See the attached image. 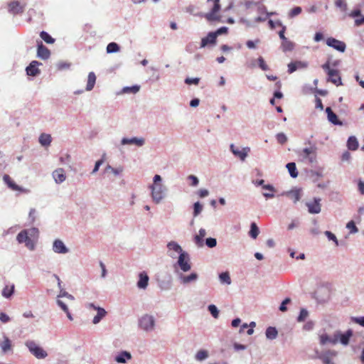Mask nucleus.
<instances>
[{
	"label": "nucleus",
	"instance_id": "8",
	"mask_svg": "<svg viewBox=\"0 0 364 364\" xmlns=\"http://www.w3.org/2000/svg\"><path fill=\"white\" fill-rule=\"evenodd\" d=\"M176 276L180 283L184 285L196 282L198 279V274L196 272H191L188 275H185L183 272L176 271Z\"/></svg>",
	"mask_w": 364,
	"mask_h": 364
},
{
	"label": "nucleus",
	"instance_id": "45",
	"mask_svg": "<svg viewBox=\"0 0 364 364\" xmlns=\"http://www.w3.org/2000/svg\"><path fill=\"white\" fill-rule=\"evenodd\" d=\"M119 49L120 47L117 43L112 42L107 46L106 50L107 53H114L118 52Z\"/></svg>",
	"mask_w": 364,
	"mask_h": 364
},
{
	"label": "nucleus",
	"instance_id": "13",
	"mask_svg": "<svg viewBox=\"0 0 364 364\" xmlns=\"http://www.w3.org/2000/svg\"><path fill=\"white\" fill-rule=\"evenodd\" d=\"M353 334V331L351 329L347 330L345 333H341L340 331H336V335L338 336V342L339 341L343 346L348 345Z\"/></svg>",
	"mask_w": 364,
	"mask_h": 364
},
{
	"label": "nucleus",
	"instance_id": "49",
	"mask_svg": "<svg viewBox=\"0 0 364 364\" xmlns=\"http://www.w3.org/2000/svg\"><path fill=\"white\" fill-rule=\"evenodd\" d=\"M209 312L211 314L213 318H217L219 316V310L217 306L214 304H210L208 306Z\"/></svg>",
	"mask_w": 364,
	"mask_h": 364
},
{
	"label": "nucleus",
	"instance_id": "5",
	"mask_svg": "<svg viewBox=\"0 0 364 364\" xmlns=\"http://www.w3.org/2000/svg\"><path fill=\"white\" fill-rule=\"evenodd\" d=\"M152 200L156 203H160L166 197L167 189L165 186L161 184H151L149 186Z\"/></svg>",
	"mask_w": 364,
	"mask_h": 364
},
{
	"label": "nucleus",
	"instance_id": "48",
	"mask_svg": "<svg viewBox=\"0 0 364 364\" xmlns=\"http://www.w3.org/2000/svg\"><path fill=\"white\" fill-rule=\"evenodd\" d=\"M309 316V311L306 309H301L299 314L296 318L298 322H303Z\"/></svg>",
	"mask_w": 364,
	"mask_h": 364
},
{
	"label": "nucleus",
	"instance_id": "6",
	"mask_svg": "<svg viewBox=\"0 0 364 364\" xmlns=\"http://www.w3.org/2000/svg\"><path fill=\"white\" fill-rule=\"evenodd\" d=\"M25 346L28 348L29 352L38 359H44L48 356L47 352L34 341H26Z\"/></svg>",
	"mask_w": 364,
	"mask_h": 364
},
{
	"label": "nucleus",
	"instance_id": "54",
	"mask_svg": "<svg viewBox=\"0 0 364 364\" xmlns=\"http://www.w3.org/2000/svg\"><path fill=\"white\" fill-rule=\"evenodd\" d=\"M57 297H58V299H59L60 297H66L71 301H73L75 299V297L72 294L67 292L64 289H61V291H60V293Z\"/></svg>",
	"mask_w": 364,
	"mask_h": 364
},
{
	"label": "nucleus",
	"instance_id": "3",
	"mask_svg": "<svg viewBox=\"0 0 364 364\" xmlns=\"http://www.w3.org/2000/svg\"><path fill=\"white\" fill-rule=\"evenodd\" d=\"M305 144L311 145L298 151V156L302 162L313 164L317 161V147L314 144H311L310 141Z\"/></svg>",
	"mask_w": 364,
	"mask_h": 364
},
{
	"label": "nucleus",
	"instance_id": "21",
	"mask_svg": "<svg viewBox=\"0 0 364 364\" xmlns=\"http://www.w3.org/2000/svg\"><path fill=\"white\" fill-rule=\"evenodd\" d=\"M337 353L335 350H328L321 353L318 358L321 360L323 364H335L331 361V357L336 356Z\"/></svg>",
	"mask_w": 364,
	"mask_h": 364
},
{
	"label": "nucleus",
	"instance_id": "11",
	"mask_svg": "<svg viewBox=\"0 0 364 364\" xmlns=\"http://www.w3.org/2000/svg\"><path fill=\"white\" fill-rule=\"evenodd\" d=\"M326 44L328 46L341 53H343L346 49V45L343 41L337 40L333 37H329L326 39Z\"/></svg>",
	"mask_w": 364,
	"mask_h": 364
},
{
	"label": "nucleus",
	"instance_id": "56",
	"mask_svg": "<svg viewBox=\"0 0 364 364\" xmlns=\"http://www.w3.org/2000/svg\"><path fill=\"white\" fill-rule=\"evenodd\" d=\"M346 228L350 230V233H356L358 232V229L353 220L347 223Z\"/></svg>",
	"mask_w": 364,
	"mask_h": 364
},
{
	"label": "nucleus",
	"instance_id": "16",
	"mask_svg": "<svg viewBox=\"0 0 364 364\" xmlns=\"http://www.w3.org/2000/svg\"><path fill=\"white\" fill-rule=\"evenodd\" d=\"M145 144V139L143 137H124L121 140L122 145L134 144L139 147L143 146Z\"/></svg>",
	"mask_w": 364,
	"mask_h": 364
},
{
	"label": "nucleus",
	"instance_id": "33",
	"mask_svg": "<svg viewBox=\"0 0 364 364\" xmlns=\"http://www.w3.org/2000/svg\"><path fill=\"white\" fill-rule=\"evenodd\" d=\"M206 235V231L203 228L199 230L198 234L195 235L194 240L198 247L203 246V237Z\"/></svg>",
	"mask_w": 364,
	"mask_h": 364
},
{
	"label": "nucleus",
	"instance_id": "29",
	"mask_svg": "<svg viewBox=\"0 0 364 364\" xmlns=\"http://www.w3.org/2000/svg\"><path fill=\"white\" fill-rule=\"evenodd\" d=\"M327 80L328 82H332L336 86H339L342 85L341 77L339 75V72L338 70H336L333 74V75H328Z\"/></svg>",
	"mask_w": 364,
	"mask_h": 364
},
{
	"label": "nucleus",
	"instance_id": "15",
	"mask_svg": "<svg viewBox=\"0 0 364 364\" xmlns=\"http://www.w3.org/2000/svg\"><path fill=\"white\" fill-rule=\"evenodd\" d=\"M319 343L322 346L326 344L336 345L338 343V336L336 335V332L332 337L327 333H322L319 336Z\"/></svg>",
	"mask_w": 364,
	"mask_h": 364
},
{
	"label": "nucleus",
	"instance_id": "61",
	"mask_svg": "<svg viewBox=\"0 0 364 364\" xmlns=\"http://www.w3.org/2000/svg\"><path fill=\"white\" fill-rule=\"evenodd\" d=\"M291 302L290 298H286L280 304L279 309V311L284 312L287 310V305Z\"/></svg>",
	"mask_w": 364,
	"mask_h": 364
},
{
	"label": "nucleus",
	"instance_id": "30",
	"mask_svg": "<svg viewBox=\"0 0 364 364\" xmlns=\"http://www.w3.org/2000/svg\"><path fill=\"white\" fill-rule=\"evenodd\" d=\"M294 43L289 41L288 38L283 40L281 44V48L282 51L284 53L293 50L294 49Z\"/></svg>",
	"mask_w": 364,
	"mask_h": 364
},
{
	"label": "nucleus",
	"instance_id": "2",
	"mask_svg": "<svg viewBox=\"0 0 364 364\" xmlns=\"http://www.w3.org/2000/svg\"><path fill=\"white\" fill-rule=\"evenodd\" d=\"M208 2L213 3V7L208 13H199L196 14L194 13V6H188L186 8V11L194 16L204 17L209 22H213L214 21H220V16L218 15V11L220 10V0H208Z\"/></svg>",
	"mask_w": 364,
	"mask_h": 364
},
{
	"label": "nucleus",
	"instance_id": "57",
	"mask_svg": "<svg viewBox=\"0 0 364 364\" xmlns=\"http://www.w3.org/2000/svg\"><path fill=\"white\" fill-rule=\"evenodd\" d=\"M200 82L199 77H186L184 82L187 85H197Z\"/></svg>",
	"mask_w": 364,
	"mask_h": 364
},
{
	"label": "nucleus",
	"instance_id": "51",
	"mask_svg": "<svg viewBox=\"0 0 364 364\" xmlns=\"http://www.w3.org/2000/svg\"><path fill=\"white\" fill-rule=\"evenodd\" d=\"M301 11L302 9L300 6H295L289 12V17L291 18H294L299 15L301 13Z\"/></svg>",
	"mask_w": 364,
	"mask_h": 364
},
{
	"label": "nucleus",
	"instance_id": "10",
	"mask_svg": "<svg viewBox=\"0 0 364 364\" xmlns=\"http://www.w3.org/2000/svg\"><path fill=\"white\" fill-rule=\"evenodd\" d=\"M168 252L167 255L173 258L176 259L181 253L185 252L181 247L175 241H171L167 244Z\"/></svg>",
	"mask_w": 364,
	"mask_h": 364
},
{
	"label": "nucleus",
	"instance_id": "42",
	"mask_svg": "<svg viewBox=\"0 0 364 364\" xmlns=\"http://www.w3.org/2000/svg\"><path fill=\"white\" fill-rule=\"evenodd\" d=\"M209 356V353L206 350H200L195 355V359L197 361H203L207 359Z\"/></svg>",
	"mask_w": 364,
	"mask_h": 364
},
{
	"label": "nucleus",
	"instance_id": "14",
	"mask_svg": "<svg viewBox=\"0 0 364 364\" xmlns=\"http://www.w3.org/2000/svg\"><path fill=\"white\" fill-rule=\"evenodd\" d=\"M41 65L42 63L37 60L31 61L26 68V74L32 77L38 75L41 73V70L38 69V66Z\"/></svg>",
	"mask_w": 364,
	"mask_h": 364
},
{
	"label": "nucleus",
	"instance_id": "36",
	"mask_svg": "<svg viewBox=\"0 0 364 364\" xmlns=\"http://www.w3.org/2000/svg\"><path fill=\"white\" fill-rule=\"evenodd\" d=\"M265 336L267 339L274 340L278 336V331L275 327L269 326L266 329Z\"/></svg>",
	"mask_w": 364,
	"mask_h": 364
},
{
	"label": "nucleus",
	"instance_id": "50",
	"mask_svg": "<svg viewBox=\"0 0 364 364\" xmlns=\"http://www.w3.org/2000/svg\"><path fill=\"white\" fill-rule=\"evenodd\" d=\"M257 65L259 67V68H261V70H262L264 71L269 70V66L267 65L264 58L262 56H259L257 58Z\"/></svg>",
	"mask_w": 364,
	"mask_h": 364
},
{
	"label": "nucleus",
	"instance_id": "18",
	"mask_svg": "<svg viewBox=\"0 0 364 364\" xmlns=\"http://www.w3.org/2000/svg\"><path fill=\"white\" fill-rule=\"evenodd\" d=\"M309 63L306 61L296 60L288 64V73H293L299 69H305L308 67Z\"/></svg>",
	"mask_w": 364,
	"mask_h": 364
},
{
	"label": "nucleus",
	"instance_id": "60",
	"mask_svg": "<svg viewBox=\"0 0 364 364\" xmlns=\"http://www.w3.org/2000/svg\"><path fill=\"white\" fill-rule=\"evenodd\" d=\"M205 245L210 248L215 247L217 245V240L215 238L208 237L205 240Z\"/></svg>",
	"mask_w": 364,
	"mask_h": 364
},
{
	"label": "nucleus",
	"instance_id": "22",
	"mask_svg": "<svg viewBox=\"0 0 364 364\" xmlns=\"http://www.w3.org/2000/svg\"><path fill=\"white\" fill-rule=\"evenodd\" d=\"M216 37L213 32H209L208 35L201 39L200 48H205L208 45L214 46L216 44Z\"/></svg>",
	"mask_w": 364,
	"mask_h": 364
},
{
	"label": "nucleus",
	"instance_id": "37",
	"mask_svg": "<svg viewBox=\"0 0 364 364\" xmlns=\"http://www.w3.org/2000/svg\"><path fill=\"white\" fill-rule=\"evenodd\" d=\"M3 180L4 183L13 191L20 190V187L12 181L9 175L5 174L3 176Z\"/></svg>",
	"mask_w": 364,
	"mask_h": 364
},
{
	"label": "nucleus",
	"instance_id": "64",
	"mask_svg": "<svg viewBox=\"0 0 364 364\" xmlns=\"http://www.w3.org/2000/svg\"><path fill=\"white\" fill-rule=\"evenodd\" d=\"M70 66V64L66 62H59L57 64V68L60 70L68 69Z\"/></svg>",
	"mask_w": 364,
	"mask_h": 364
},
{
	"label": "nucleus",
	"instance_id": "20",
	"mask_svg": "<svg viewBox=\"0 0 364 364\" xmlns=\"http://www.w3.org/2000/svg\"><path fill=\"white\" fill-rule=\"evenodd\" d=\"M25 4H21L18 1H11L9 4V11L15 15L23 12Z\"/></svg>",
	"mask_w": 364,
	"mask_h": 364
},
{
	"label": "nucleus",
	"instance_id": "26",
	"mask_svg": "<svg viewBox=\"0 0 364 364\" xmlns=\"http://www.w3.org/2000/svg\"><path fill=\"white\" fill-rule=\"evenodd\" d=\"M328 120L334 125H342L343 123L338 120L337 115L332 111L331 108L328 107L326 109Z\"/></svg>",
	"mask_w": 364,
	"mask_h": 364
},
{
	"label": "nucleus",
	"instance_id": "17",
	"mask_svg": "<svg viewBox=\"0 0 364 364\" xmlns=\"http://www.w3.org/2000/svg\"><path fill=\"white\" fill-rule=\"evenodd\" d=\"M53 251L58 254H66L69 252V249L65 246L64 242L60 240L56 239L53 243Z\"/></svg>",
	"mask_w": 364,
	"mask_h": 364
},
{
	"label": "nucleus",
	"instance_id": "59",
	"mask_svg": "<svg viewBox=\"0 0 364 364\" xmlns=\"http://www.w3.org/2000/svg\"><path fill=\"white\" fill-rule=\"evenodd\" d=\"M324 234L329 240L333 241L336 245H338V241L333 233H332L331 231L326 230L325 231Z\"/></svg>",
	"mask_w": 364,
	"mask_h": 364
},
{
	"label": "nucleus",
	"instance_id": "53",
	"mask_svg": "<svg viewBox=\"0 0 364 364\" xmlns=\"http://www.w3.org/2000/svg\"><path fill=\"white\" fill-rule=\"evenodd\" d=\"M321 67L323 69V70L326 72L328 75H333L334 71L336 70L335 69H331L330 68V62H329V60H328L326 63L322 65Z\"/></svg>",
	"mask_w": 364,
	"mask_h": 364
},
{
	"label": "nucleus",
	"instance_id": "24",
	"mask_svg": "<svg viewBox=\"0 0 364 364\" xmlns=\"http://www.w3.org/2000/svg\"><path fill=\"white\" fill-rule=\"evenodd\" d=\"M149 277L145 272H141L139 274V280L136 286L140 289H145L148 287Z\"/></svg>",
	"mask_w": 364,
	"mask_h": 364
},
{
	"label": "nucleus",
	"instance_id": "58",
	"mask_svg": "<svg viewBox=\"0 0 364 364\" xmlns=\"http://www.w3.org/2000/svg\"><path fill=\"white\" fill-rule=\"evenodd\" d=\"M228 28L226 26H222L217 29L215 31H212L214 35H215V37L217 38L218 36H220L222 34H225L228 33Z\"/></svg>",
	"mask_w": 364,
	"mask_h": 364
},
{
	"label": "nucleus",
	"instance_id": "40",
	"mask_svg": "<svg viewBox=\"0 0 364 364\" xmlns=\"http://www.w3.org/2000/svg\"><path fill=\"white\" fill-rule=\"evenodd\" d=\"M51 141L52 138L50 134H41L39 136V143L43 146H49L51 143Z\"/></svg>",
	"mask_w": 364,
	"mask_h": 364
},
{
	"label": "nucleus",
	"instance_id": "31",
	"mask_svg": "<svg viewBox=\"0 0 364 364\" xmlns=\"http://www.w3.org/2000/svg\"><path fill=\"white\" fill-rule=\"evenodd\" d=\"M11 341L6 336H4V341L0 343V348L4 353H6L11 350Z\"/></svg>",
	"mask_w": 364,
	"mask_h": 364
},
{
	"label": "nucleus",
	"instance_id": "35",
	"mask_svg": "<svg viewBox=\"0 0 364 364\" xmlns=\"http://www.w3.org/2000/svg\"><path fill=\"white\" fill-rule=\"evenodd\" d=\"M106 315L107 311L104 308L97 309V315L94 316L92 319V323L94 324L99 323Z\"/></svg>",
	"mask_w": 364,
	"mask_h": 364
},
{
	"label": "nucleus",
	"instance_id": "1",
	"mask_svg": "<svg viewBox=\"0 0 364 364\" xmlns=\"http://www.w3.org/2000/svg\"><path fill=\"white\" fill-rule=\"evenodd\" d=\"M38 234V229L36 228L23 230L17 235L16 240L20 244L25 243L28 250H34Z\"/></svg>",
	"mask_w": 364,
	"mask_h": 364
},
{
	"label": "nucleus",
	"instance_id": "62",
	"mask_svg": "<svg viewBox=\"0 0 364 364\" xmlns=\"http://www.w3.org/2000/svg\"><path fill=\"white\" fill-rule=\"evenodd\" d=\"M188 180H190V181H191V185L192 186L196 187V186H197L198 185V183H199V180H198V177H196V176H194V175H189V176H188Z\"/></svg>",
	"mask_w": 364,
	"mask_h": 364
},
{
	"label": "nucleus",
	"instance_id": "7",
	"mask_svg": "<svg viewBox=\"0 0 364 364\" xmlns=\"http://www.w3.org/2000/svg\"><path fill=\"white\" fill-rule=\"evenodd\" d=\"M139 326L146 332L152 331L155 326V318L151 315L144 314L139 318Z\"/></svg>",
	"mask_w": 364,
	"mask_h": 364
},
{
	"label": "nucleus",
	"instance_id": "12",
	"mask_svg": "<svg viewBox=\"0 0 364 364\" xmlns=\"http://www.w3.org/2000/svg\"><path fill=\"white\" fill-rule=\"evenodd\" d=\"M321 198H314L312 202H307L306 203V207L308 208V211L311 214H318L321 210Z\"/></svg>",
	"mask_w": 364,
	"mask_h": 364
},
{
	"label": "nucleus",
	"instance_id": "43",
	"mask_svg": "<svg viewBox=\"0 0 364 364\" xmlns=\"http://www.w3.org/2000/svg\"><path fill=\"white\" fill-rule=\"evenodd\" d=\"M219 279L220 283L230 285L231 284V279L228 272H222L219 274Z\"/></svg>",
	"mask_w": 364,
	"mask_h": 364
},
{
	"label": "nucleus",
	"instance_id": "4",
	"mask_svg": "<svg viewBox=\"0 0 364 364\" xmlns=\"http://www.w3.org/2000/svg\"><path fill=\"white\" fill-rule=\"evenodd\" d=\"M177 262L173 264L174 272L176 274V271L181 272H187L191 269V264L190 262V256L188 252H182L178 255Z\"/></svg>",
	"mask_w": 364,
	"mask_h": 364
},
{
	"label": "nucleus",
	"instance_id": "41",
	"mask_svg": "<svg viewBox=\"0 0 364 364\" xmlns=\"http://www.w3.org/2000/svg\"><path fill=\"white\" fill-rule=\"evenodd\" d=\"M335 6L340 9L342 12H346L348 10V4L346 0H335L334 1Z\"/></svg>",
	"mask_w": 364,
	"mask_h": 364
},
{
	"label": "nucleus",
	"instance_id": "32",
	"mask_svg": "<svg viewBox=\"0 0 364 364\" xmlns=\"http://www.w3.org/2000/svg\"><path fill=\"white\" fill-rule=\"evenodd\" d=\"M96 82V75L94 72H90L88 74L87 77V82L86 85V90L91 91L95 85Z\"/></svg>",
	"mask_w": 364,
	"mask_h": 364
},
{
	"label": "nucleus",
	"instance_id": "19",
	"mask_svg": "<svg viewBox=\"0 0 364 364\" xmlns=\"http://www.w3.org/2000/svg\"><path fill=\"white\" fill-rule=\"evenodd\" d=\"M50 56V50L42 43V42H40L38 44L37 48V57L42 60H47Z\"/></svg>",
	"mask_w": 364,
	"mask_h": 364
},
{
	"label": "nucleus",
	"instance_id": "25",
	"mask_svg": "<svg viewBox=\"0 0 364 364\" xmlns=\"http://www.w3.org/2000/svg\"><path fill=\"white\" fill-rule=\"evenodd\" d=\"M132 358V354L129 352L123 350L115 356L114 360L118 363H126Z\"/></svg>",
	"mask_w": 364,
	"mask_h": 364
},
{
	"label": "nucleus",
	"instance_id": "44",
	"mask_svg": "<svg viewBox=\"0 0 364 364\" xmlns=\"http://www.w3.org/2000/svg\"><path fill=\"white\" fill-rule=\"evenodd\" d=\"M259 233V230L257 225H256L255 223H252L250 225V230L249 232L250 236L253 239H256Z\"/></svg>",
	"mask_w": 364,
	"mask_h": 364
},
{
	"label": "nucleus",
	"instance_id": "47",
	"mask_svg": "<svg viewBox=\"0 0 364 364\" xmlns=\"http://www.w3.org/2000/svg\"><path fill=\"white\" fill-rule=\"evenodd\" d=\"M193 216L194 218L197 217L199 214H200V213L202 212V210L203 209V205L198 201L193 203Z\"/></svg>",
	"mask_w": 364,
	"mask_h": 364
},
{
	"label": "nucleus",
	"instance_id": "38",
	"mask_svg": "<svg viewBox=\"0 0 364 364\" xmlns=\"http://www.w3.org/2000/svg\"><path fill=\"white\" fill-rule=\"evenodd\" d=\"M139 90H140V86L137 85H134L132 86H127V87H124L122 88L120 93L121 94H129V93L136 94L139 91Z\"/></svg>",
	"mask_w": 364,
	"mask_h": 364
},
{
	"label": "nucleus",
	"instance_id": "9",
	"mask_svg": "<svg viewBox=\"0 0 364 364\" xmlns=\"http://www.w3.org/2000/svg\"><path fill=\"white\" fill-rule=\"evenodd\" d=\"M230 150L234 154L235 156L239 158L242 161H244L247 158L248 153L250 151V148L248 146L240 149L235 146L234 144L230 145Z\"/></svg>",
	"mask_w": 364,
	"mask_h": 364
},
{
	"label": "nucleus",
	"instance_id": "28",
	"mask_svg": "<svg viewBox=\"0 0 364 364\" xmlns=\"http://www.w3.org/2000/svg\"><path fill=\"white\" fill-rule=\"evenodd\" d=\"M14 289L15 286L13 284L6 285L1 291L2 296L6 299L11 298L14 293Z\"/></svg>",
	"mask_w": 364,
	"mask_h": 364
},
{
	"label": "nucleus",
	"instance_id": "63",
	"mask_svg": "<svg viewBox=\"0 0 364 364\" xmlns=\"http://www.w3.org/2000/svg\"><path fill=\"white\" fill-rule=\"evenodd\" d=\"M351 321L364 327V316L352 317Z\"/></svg>",
	"mask_w": 364,
	"mask_h": 364
},
{
	"label": "nucleus",
	"instance_id": "52",
	"mask_svg": "<svg viewBox=\"0 0 364 364\" xmlns=\"http://www.w3.org/2000/svg\"><path fill=\"white\" fill-rule=\"evenodd\" d=\"M276 139L280 144H284L288 139L287 135L283 132L278 133L276 135Z\"/></svg>",
	"mask_w": 364,
	"mask_h": 364
},
{
	"label": "nucleus",
	"instance_id": "27",
	"mask_svg": "<svg viewBox=\"0 0 364 364\" xmlns=\"http://www.w3.org/2000/svg\"><path fill=\"white\" fill-rule=\"evenodd\" d=\"M53 177L56 183H62L66 178L62 168L57 169L53 172Z\"/></svg>",
	"mask_w": 364,
	"mask_h": 364
},
{
	"label": "nucleus",
	"instance_id": "34",
	"mask_svg": "<svg viewBox=\"0 0 364 364\" xmlns=\"http://www.w3.org/2000/svg\"><path fill=\"white\" fill-rule=\"evenodd\" d=\"M358 141L355 136H350L347 141V147L350 151H355L358 148Z\"/></svg>",
	"mask_w": 364,
	"mask_h": 364
},
{
	"label": "nucleus",
	"instance_id": "39",
	"mask_svg": "<svg viewBox=\"0 0 364 364\" xmlns=\"http://www.w3.org/2000/svg\"><path fill=\"white\" fill-rule=\"evenodd\" d=\"M286 167L291 177L295 178L298 176V171L296 169V164L294 162H289L286 165Z\"/></svg>",
	"mask_w": 364,
	"mask_h": 364
},
{
	"label": "nucleus",
	"instance_id": "23",
	"mask_svg": "<svg viewBox=\"0 0 364 364\" xmlns=\"http://www.w3.org/2000/svg\"><path fill=\"white\" fill-rule=\"evenodd\" d=\"M282 196H287L294 200V203H296L298 202L301 197V188H294L289 191H286L282 193Z\"/></svg>",
	"mask_w": 364,
	"mask_h": 364
},
{
	"label": "nucleus",
	"instance_id": "55",
	"mask_svg": "<svg viewBox=\"0 0 364 364\" xmlns=\"http://www.w3.org/2000/svg\"><path fill=\"white\" fill-rule=\"evenodd\" d=\"M277 25L280 26L282 27V30L279 32V36L282 39V41L286 39V36L284 35L287 27L282 24L280 21H277Z\"/></svg>",
	"mask_w": 364,
	"mask_h": 364
},
{
	"label": "nucleus",
	"instance_id": "46",
	"mask_svg": "<svg viewBox=\"0 0 364 364\" xmlns=\"http://www.w3.org/2000/svg\"><path fill=\"white\" fill-rule=\"evenodd\" d=\"M40 36L46 43L52 44L55 42V39L46 31H41Z\"/></svg>",
	"mask_w": 364,
	"mask_h": 364
}]
</instances>
